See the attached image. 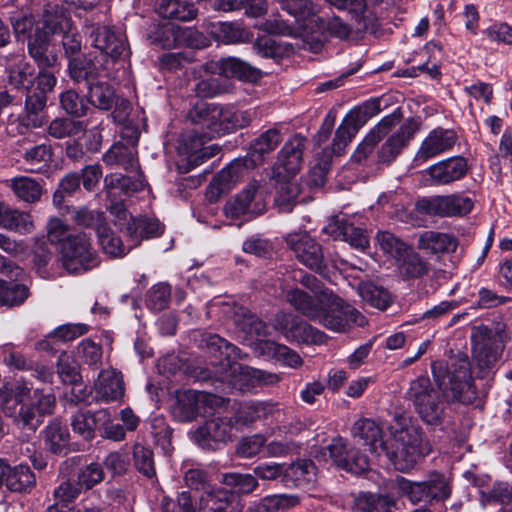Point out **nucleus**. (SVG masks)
Instances as JSON below:
<instances>
[{
	"label": "nucleus",
	"instance_id": "obj_37",
	"mask_svg": "<svg viewBox=\"0 0 512 512\" xmlns=\"http://www.w3.org/2000/svg\"><path fill=\"white\" fill-rule=\"evenodd\" d=\"M7 81L14 89L26 92L33 88L36 74L33 65L25 60L6 67Z\"/></svg>",
	"mask_w": 512,
	"mask_h": 512
},
{
	"label": "nucleus",
	"instance_id": "obj_32",
	"mask_svg": "<svg viewBox=\"0 0 512 512\" xmlns=\"http://www.w3.org/2000/svg\"><path fill=\"white\" fill-rule=\"evenodd\" d=\"M354 439L359 444L368 447L369 451L374 454L383 452L386 440H383L382 429L371 419H360L356 421L351 430Z\"/></svg>",
	"mask_w": 512,
	"mask_h": 512
},
{
	"label": "nucleus",
	"instance_id": "obj_28",
	"mask_svg": "<svg viewBox=\"0 0 512 512\" xmlns=\"http://www.w3.org/2000/svg\"><path fill=\"white\" fill-rule=\"evenodd\" d=\"M104 66L90 54H84L67 63V73L71 81L84 88L103 77Z\"/></svg>",
	"mask_w": 512,
	"mask_h": 512
},
{
	"label": "nucleus",
	"instance_id": "obj_53",
	"mask_svg": "<svg viewBox=\"0 0 512 512\" xmlns=\"http://www.w3.org/2000/svg\"><path fill=\"white\" fill-rule=\"evenodd\" d=\"M150 433L154 443L161 447L165 454H169L173 450V428L167 423L163 416H155L151 419Z\"/></svg>",
	"mask_w": 512,
	"mask_h": 512
},
{
	"label": "nucleus",
	"instance_id": "obj_20",
	"mask_svg": "<svg viewBox=\"0 0 512 512\" xmlns=\"http://www.w3.org/2000/svg\"><path fill=\"white\" fill-rule=\"evenodd\" d=\"M146 187V181L142 172L132 177L122 173H110L103 179L102 194L107 202L126 201L133 194L143 191Z\"/></svg>",
	"mask_w": 512,
	"mask_h": 512
},
{
	"label": "nucleus",
	"instance_id": "obj_49",
	"mask_svg": "<svg viewBox=\"0 0 512 512\" xmlns=\"http://www.w3.org/2000/svg\"><path fill=\"white\" fill-rule=\"evenodd\" d=\"M29 289L16 280H0V305L9 307L21 305L28 297Z\"/></svg>",
	"mask_w": 512,
	"mask_h": 512
},
{
	"label": "nucleus",
	"instance_id": "obj_45",
	"mask_svg": "<svg viewBox=\"0 0 512 512\" xmlns=\"http://www.w3.org/2000/svg\"><path fill=\"white\" fill-rule=\"evenodd\" d=\"M217 105L218 104L206 102L196 103L188 111L186 119L191 124L199 126V130L205 131L212 137Z\"/></svg>",
	"mask_w": 512,
	"mask_h": 512
},
{
	"label": "nucleus",
	"instance_id": "obj_55",
	"mask_svg": "<svg viewBox=\"0 0 512 512\" xmlns=\"http://www.w3.org/2000/svg\"><path fill=\"white\" fill-rule=\"evenodd\" d=\"M360 128L361 127L358 126L357 123L346 115L339 127L336 129L331 147L333 154L337 156L342 155L346 146L351 142Z\"/></svg>",
	"mask_w": 512,
	"mask_h": 512
},
{
	"label": "nucleus",
	"instance_id": "obj_24",
	"mask_svg": "<svg viewBox=\"0 0 512 512\" xmlns=\"http://www.w3.org/2000/svg\"><path fill=\"white\" fill-rule=\"evenodd\" d=\"M420 128V123L415 118H408L399 129L382 144L377 152L378 162L390 164L400 155Z\"/></svg>",
	"mask_w": 512,
	"mask_h": 512
},
{
	"label": "nucleus",
	"instance_id": "obj_23",
	"mask_svg": "<svg viewBox=\"0 0 512 512\" xmlns=\"http://www.w3.org/2000/svg\"><path fill=\"white\" fill-rule=\"evenodd\" d=\"M223 313L230 319L237 332L244 338L265 336L267 334L266 324L248 308L237 303L224 305Z\"/></svg>",
	"mask_w": 512,
	"mask_h": 512
},
{
	"label": "nucleus",
	"instance_id": "obj_11",
	"mask_svg": "<svg viewBox=\"0 0 512 512\" xmlns=\"http://www.w3.org/2000/svg\"><path fill=\"white\" fill-rule=\"evenodd\" d=\"M473 206L472 199L460 193L424 197L416 202L420 214L438 217H462L469 214Z\"/></svg>",
	"mask_w": 512,
	"mask_h": 512
},
{
	"label": "nucleus",
	"instance_id": "obj_40",
	"mask_svg": "<svg viewBox=\"0 0 512 512\" xmlns=\"http://www.w3.org/2000/svg\"><path fill=\"white\" fill-rule=\"evenodd\" d=\"M418 246L431 254L448 253L457 247V240L446 233L426 231L420 235Z\"/></svg>",
	"mask_w": 512,
	"mask_h": 512
},
{
	"label": "nucleus",
	"instance_id": "obj_19",
	"mask_svg": "<svg viewBox=\"0 0 512 512\" xmlns=\"http://www.w3.org/2000/svg\"><path fill=\"white\" fill-rule=\"evenodd\" d=\"M266 203L261 195L257 194V187L254 184L246 186L225 205L226 216L232 219H239L246 216L247 220L264 214Z\"/></svg>",
	"mask_w": 512,
	"mask_h": 512
},
{
	"label": "nucleus",
	"instance_id": "obj_2",
	"mask_svg": "<svg viewBox=\"0 0 512 512\" xmlns=\"http://www.w3.org/2000/svg\"><path fill=\"white\" fill-rule=\"evenodd\" d=\"M286 299L297 312L335 332H345L353 325L361 327L366 324V318L356 308L345 303L330 289L313 297L294 288L287 292Z\"/></svg>",
	"mask_w": 512,
	"mask_h": 512
},
{
	"label": "nucleus",
	"instance_id": "obj_39",
	"mask_svg": "<svg viewBox=\"0 0 512 512\" xmlns=\"http://www.w3.org/2000/svg\"><path fill=\"white\" fill-rule=\"evenodd\" d=\"M230 376L240 377V380L247 381L248 385L252 387L256 385H274L280 381V377L275 373L243 366L239 362L230 365Z\"/></svg>",
	"mask_w": 512,
	"mask_h": 512
},
{
	"label": "nucleus",
	"instance_id": "obj_47",
	"mask_svg": "<svg viewBox=\"0 0 512 512\" xmlns=\"http://www.w3.org/2000/svg\"><path fill=\"white\" fill-rule=\"evenodd\" d=\"M10 187L17 198L27 203L38 202L43 193L42 185L26 176L13 178Z\"/></svg>",
	"mask_w": 512,
	"mask_h": 512
},
{
	"label": "nucleus",
	"instance_id": "obj_1",
	"mask_svg": "<svg viewBox=\"0 0 512 512\" xmlns=\"http://www.w3.org/2000/svg\"><path fill=\"white\" fill-rule=\"evenodd\" d=\"M431 372L437 389L429 377L419 376L409 383L405 399L412 403L425 424L439 426L446 419L447 404H472L477 398V389L466 353L432 361Z\"/></svg>",
	"mask_w": 512,
	"mask_h": 512
},
{
	"label": "nucleus",
	"instance_id": "obj_30",
	"mask_svg": "<svg viewBox=\"0 0 512 512\" xmlns=\"http://www.w3.org/2000/svg\"><path fill=\"white\" fill-rule=\"evenodd\" d=\"M45 448L57 456H66L71 452L69 430L59 419H53L42 431Z\"/></svg>",
	"mask_w": 512,
	"mask_h": 512
},
{
	"label": "nucleus",
	"instance_id": "obj_9",
	"mask_svg": "<svg viewBox=\"0 0 512 512\" xmlns=\"http://www.w3.org/2000/svg\"><path fill=\"white\" fill-rule=\"evenodd\" d=\"M286 243L300 263L323 278H329L328 264L320 243L306 233L289 234Z\"/></svg>",
	"mask_w": 512,
	"mask_h": 512
},
{
	"label": "nucleus",
	"instance_id": "obj_48",
	"mask_svg": "<svg viewBox=\"0 0 512 512\" xmlns=\"http://www.w3.org/2000/svg\"><path fill=\"white\" fill-rule=\"evenodd\" d=\"M297 503L298 499L294 496L270 495L248 507L245 512H286Z\"/></svg>",
	"mask_w": 512,
	"mask_h": 512
},
{
	"label": "nucleus",
	"instance_id": "obj_22",
	"mask_svg": "<svg viewBox=\"0 0 512 512\" xmlns=\"http://www.w3.org/2000/svg\"><path fill=\"white\" fill-rule=\"evenodd\" d=\"M402 117L401 108H397L391 114L382 118L357 146L351 160L358 164L364 162L373 153L378 143L401 121Z\"/></svg>",
	"mask_w": 512,
	"mask_h": 512
},
{
	"label": "nucleus",
	"instance_id": "obj_61",
	"mask_svg": "<svg viewBox=\"0 0 512 512\" xmlns=\"http://www.w3.org/2000/svg\"><path fill=\"white\" fill-rule=\"evenodd\" d=\"M53 259V252L49 244L45 241H39L33 249L32 262L37 274L44 279H48L52 273L50 264Z\"/></svg>",
	"mask_w": 512,
	"mask_h": 512
},
{
	"label": "nucleus",
	"instance_id": "obj_51",
	"mask_svg": "<svg viewBox=\"0 0 512 512\" xmlns=\"http://www.w3.org/2000/svg\"><path fill=\"white\" fill-rule=\"evenodd\" d=\"M229 498L227 491L210 486L199 498L200 512H227Z\"/></svg>",
	"mask_w": 512,
	"mask_h": 512
},
{
	"label": "nucleus",
	"instance_id": "obj_8",
	"mask_svg": "<svg viewBox=\"0 0 512 512\" xmlns=\"http://www.w3.org/2000/svg\"><path fill=\"white\" fill-rule=\"evenodd\" d=\"M242 414L243 410H240L235 417L221 416L207 420L193 432L191 439L203 450H219L232 440L237 423L254 420L253 416L248 418Z\"/></svg>",
	"mask_w": 512,
	"mask_h": 512
},
{
	"label": "nucleus",
	"instance_id": "obj_6",
	"mask_svg": "<svg viewBox=\"0 0 512 512\" xmlns=\"http://www.w3.org/2000/svg\"><path fill=\"white\" fill-rule=\"evenodd\" d=\"M473 361L478 369L477 377L484 378L499 361L503 350V331L498 327L481 324L471 329Z\"/></svg>",
	"mask_w": 512,
	"mask_h": 512
},
{
	"label": "nucleus",
	"instance_id": "obj_57",
	"mask_svg": "<svg viewBox=\"0 0 512 512\" xmlns=\"http://www.w3.org/2000/svg\"><path fill=\"white\" fill-rule=\"evenodd\" d=\"M23 159L31 172H39L48 167L52 160V148L48 144H40L27 149L23 154Z\"/></svg>",
	"mask_w": 512,
	"mask_h": 512
},
{
	"label": "nucleus",
	"instance_id": "obj_5",
	"mask_svg": "<svg viewBox=\"0 0 512 512\" xmlns=\"http://www.w3.org/2000/svg\"><path fill=\"white\" fill-rule=\"evenodd\" d=\"M394 489L400 497L413 505L431 506L443 503L452 494L450 480L438 471L430 472L422 481H412L403 476H397L394 480Z\"/></svg>",
	"mask_w": 512,
	"mask_h": 512
},
{
	"label": "nucleus",
	"instance_id": "obj_12",
	"mask_svg": "<svg viewBox=\"0 0 512 512\" xmlns=\"http://www.w3.org/2000/svg\"><path fill=\"white\" fill-rule=\"evenodd\" d=\"M212 138L210 134L198 129H188L181 133L178 139V151L180 154L187 155V159L186 162L178 164L180 173H188L214 155L204 147V144Z\"/></svg>",
	"mask_w": 512,
	"mask_h": 512
},
{
	"label": "nucleus",
	"instance_id": "obj_46",
	"mask_svg": "<svg viewBox=\"0 0 512 512\" xmlns=\"http://www.w3.org/2000/svg\"><path fill=\"white\" fill-rule=\"evenodd\" d=\"M163 230L159 220L149 217H137L127 224V235L134 240L158 237Z\"/></svg>",
	"mask_w": 512,
	"mask_h": 512
},
{
	"label": "nucleus",
	"instance_id": "obj_26",
	"mask_svg": "<svg viewBox=\"0 0 512 512\" xmlns=\"http://www.w3.org/2000/svg\"><path fill=\"white\" fill-rule=\"evenodd\" d=\"M468 161L463 156H453L431 165L427 170L433 185H449L463 179L468 172Z\"/></svg>",
	"mask_w": 512,
	"mask_h": 512
},
{
	"label": "nucleus",
	"instance_id": "obj_14",
	"mask_svg": "<svg viewBox=\"0 0 512 512\" xmlns=\"http://www.w3.org/2000/svg\"><path fill=\"white\" fill-rule=\"evenodd\" d=\"M216 397L213 394L186 390L176 394V401L171 408V414L179 422L188 423L198 416L207 413V407L211 408Z\"/></svg>",
	"mask_w": 512,
	"mask_h": 512
},
{
	"label": "nucleus",
	"instance_id": "obj_43",
	"mask_svg": "<svg viewBox=\"0 0 512 512\" xmlns=\"http://www.w3.org/2000/svg\"><path fill=\"white\" fill-rule=\"evenodd\" d=\"M25 93V125L39 128L45 122L43 112L46 108L47 96L43 92L33 90V88Z\"/></svg>",
	"mask_w": 512,
	"mask_h": 512
},
{
	"label": "nucleus",
	"instance_id": "obj_17",
	"mask_svg": "<svg viewBox=\"0 0 512 512\" xmlns=\"http://www.w3.org/2000/svg\"><path fill=\"white\" fill-rule=\"evenodd\" d=\"M306 141L305 137L296 134L285 142L272 166V178H280L284 175L296 176L300 172Z\"/></svg>",
	"mask_w": 512,
	"mask_h": 512
},
{
	"label": "nucleus",
	"instance_id": "obj_50",
	"mask_svg": "<svg viewBox=\"0 0 512 512\" xmlns=\"http://www.w3.org/2000/svg\"><path fill=\"white\" fill-rule=\"evenodd\" d=\"M0 226L9 230L29 231L32 227L30 216L10 206L0 203Z\"/></svg>",
	"mask_w": 512,
	"mask_h": 512
},
{
	"label": "nucleus",
	"instance_id": "obj_35",
	"mask_svg": "<svg viewBox=\"0 0 512 512\" xmlns=\"http://www.w3.org/2000/svg\"><path fill=\"white\" fill-rule=\"evenodd\" d=\"M103 161L109 166H118L126 171L139 168L137 148L119 141L114 143L103 155Z\"/></svg>",
	"mask_w": 512,
	"mask_h": 512
},
{
	"label": "nucleus",
	"instance_id": "obj_10",
	"mask_svg": "<svg viewBox=\"0 0 512 512\" xmlns=\"http://www.w3.org/2000/svg\"><path fill=\"white\" fill-rule=\"evenodd\" d=\"M46 23L44 16L42 26H37L28 36V54L39 69H50L58 63V40Z\"/></svg>",
	"mask_w": 512,
	"mask_h": 512
},
{
	"label": "nucleus",
	"instance_id": "obj_15",
	"mask_svg": "<svg viewBox=\"0 0 512 512\" xmlns=\"http://www.w3.org/2000/svg\"><path fill=\"white\" fill-rule=\"evenodd\" d=\"M327 450L333 463L349 473L361 475L369 470L368 457L342 437L333 439Z\"/></svg>",
	"mask_w": 512,
	"mask_h": 512
},
{
	"label": "nucleus",
	"instance_id": "obj_7",
	"mask_svg": "<svg viewBox=\"0 0 512 512\" xmlns=\"http://www.w3.org/2000/svg\"><path fill=\"white\" fill-rule=\"evenodd\" d=\"M62 267L69 273L80 275L100 265V258L85 233L69 234L60 246Z\"/></svg>",
	"mask_w": 512,
	"mask_h": 512
},
{
	"label": "nucleus",
	"instance_id": "obj_27",
	"mask_svg": "<svg viewBox=\"0 0 512 512\" xmlns=\"http://www.w3.org/2000/svg\"><path fill=\"white\" fill-rule=\"evenodd\" d=\"M458 136L453 129L437 127L429 132L416 153V161H427L452 149Z\"/></svg>",
	"mask_w": 512,
	"mask_h": 512
},
{
	"label": "nucleus",
	"instance_id": "obj_52",
	"mask_svg": "<svg viewBox=\"0 0 512 512\" xmlns=\"http://www.w3.org/2000/svg\"><path fill=\"white\" fill-rule=\"evenodd\" d=\"M222 483L228 487L232 493L238 495L250 494L258 487L256 477L248 473H225L222 475Z\"/></svg>",
	"mask_w": 512,
	"mask_h": 512
},
{
	"label": "nucleus",
	"instance_id": "obj_54",
	"mask_svg": "<svg viewBox=\"0 0 512 512\" xmlns=\"http://www.w3.org/2000/svg\"><path fill=\"white\" fill-rule=\"evenodd\" d=\"M133 464L135 469L148 479L156 477L154 452L140 443L133 446Z\"/></svg>",
	"mask_w": 512,
	"mask_h": 512
},
{
	"label": "nucleus",
	"instance_id": "obj_16",
	"mask_svg": "<svg viewBox=\"0 0 512 512\" xmlns=\"http://www.w3.org/2000/svg\"><path fill=\"white\" fill-rule=\"evenodd\" d=\"M92 45L113 61L121 58L127 49L124 33L115 26L92 24L87 26Z\"/></svg>",
	"mask_w": 512,
	"mask_h": 512
},
{
	"label": "nucleus",
	"instance_id": "obj_59",
	"mask_svg": "<svg viewBox=\"0 0 512 512\" xmlns=\"http://www.w3.org/2000/svg\"><path fill=\"white\" fill-rule=\"evenodd\" d=\"M57 373L65 384L76 386L82 381L78 363L64 351L58 357Z\"/></svg>",
	"mask_w": 512,
	"mask_h": 512
},
{
	"label": "nucleus",
	"instance_id": "obj_4",
	"mask_svg": "<svg viewBox=\"0 0 512 512\" xmlns=\"http://www.w3.org/2000/svg\"><path fill=\"white\" fill-rule=\"evenodd\" d=\"M398 425L386 440L383 452L396 470L408 472L432 449L420 425L405 417L400 418Z\"/></svg>",
	"mask_w": 512,
	"mask_h": 512
},
{
	"label": "nucleus",
	"instance_id": "obj_25",
	"mask_svg": "<svg viewBox=\"0 0 512 512\" xmlns=\"http://www.w3.org/2000/svg\"><path fill=\"white\" fill-rule=\"evenodd\" d=\"M111 414L107 409L95 412L78 409L71 416L70 425L75 434L85 441H91L96 437L97 431L110 422Z\"/></svg>",
	"mask_w": 512,
	"mask_h": 512
},
{
	"label": "nucleus",
	"instance_id": "obj_31",
	"mask_svg": "<svg viewBox=\"0 0 512 512\" xmlns=\"http://www.w3.org/2000/svg\"><path fill=\"white\" fill-rule=\"evenodd\" d=\"M317 467L311 459L285 463L284 484L287 487L308 489L316 482Z\"/></svg>",
	"mask_w": 512,
	"mask_h": 512
},
{
	"label": "nucleus",
	"instance_id": "obj_58",
	"mask_svg": "<svg viewBox=\"0 0 512 512\" xmlns=\"http://www.w3.org/2000/svg\"><path fill=\"white\" fill-rule=\"evenodd\" d=\"M98 242L103 252L111 257H123L127 250L120 237H118L106 224L98 228Z\"/></svg>",
	"mask_w": 512,
	"mask_h": 512
},
{
	"label": "nucleus",
	"instance_id": "obj_42",
	"mask_svg": "<svg viewBox=\"0 0 512 512\" xmlns=\"http://www.w3.org/2000/svg\"><path fill=\"white\" fill-rule=\"evenodd\" d=\"M157 12L162 18L177 21H190L197 14L194 5L187 0H161Z\"/></svg>",
	"mask_w": 512,
	"mask_h": 512
},
{
	"label": "nucleus",
	"instance_id": "obj_38",
	"mask_svg": "<svg viewBox=\"0 0 512 512\" xmlns=\"http://www.w3.org/2000/svg\"><path fill=\"white\" fill-rule=\"evenodd\" d=\"M397 262L403 280L409 281L422 278L429 272V263L410 247Z\"/></svg>",
	"mask_w": 512,
	"mask_h": 512
},
{
	"label": "nucleus",
	"instance_id": "obj_41",
	"mask_svg": "<svg viewBox=\"0 0 512 512\" xmlns=\"http://www.w3.org/2000/svg\"><path fill=\"white\" fill-rule=\"evenodd\" d=\"M36 485V477L29 466H11L6 478V488L11 492L30 493Z\"/></svg>",
	"mask_w": 512,
	"mask_h": 512
},
{
	"label": "nucleus",
	"instance_id": "obj_29",
	"mask_svg": "<svg viewBox=\"0 0 512 512\" xmlns=\"http://www.w3.org/2000/svg\"><path fill=\"white\" fill-rule=\"evenodd\" d=\"M213 73H218L226 78H236L246 82H257L261 77V71L237 57H223L213 64Z\"/></svg>",
	"mask_w": 512,
	"mask_h": 512
},
{
	"label": "nucleus",
	"instance_id": "obj_18",
	"mask_svg": "<svg viewBox=\"0 0 512 512\" xmlns=\"http://www.w3.org/2000/svg\"><path fill=\"white\" fill-rule=\"evenodd\" d=\"M46 23L54 32L55 39L61 44L67 62L84 55L82 53V37L69 18L63 15L47 16Z\"/></svg>",
	"mask_w": 512,
	"mask_h": 512
},
{
	"label": "nucleus",
	"instance_id": "obj_13",
	"mask_svg": "<svg viewBox=\"0 0 512 512\" xmlns=\"http://www.w3.org/2000/svg\"><path fill=\"white\" fill-rule=\"evenodd\" d=\"M197 346L215 359L213 363H220L224 368L223 378L230 376V365L243 359L244 355L240 348L211 332H200L195 337ZM245 356H247L245 354Z\"/></svg>",
	"mask_w": 512,
	"mask_h": 512
},
{
	"label": "nucleus",
	"instance_id": "obj_44",
	"mask_svg": "<svg viewBox=\"0 0 512 512\" xmlns=\"http://www.w3.org/2000/svg\"><path fill=\"white\" fill-rule=\"evenodd\" d=\"M358 293L366 304L381 311H385L393 301L391 293L386 288L371 281L360 283Z\"/></svg>",
	"mask_w": 512,
	"mask_h": 512
},
{
	"label": "nucleus",
	"instance_id": "obj_63",
	"mask_svg": "<svg viewBox=\"0 0 512 512\" xmlns=\"http://www.w3.org/2000/svg\"><path fill=\"white\" fill-rule=\"evenodd\" d=\"M358 505L363 512H393L396 503L388 495L367 493L359 498Z\"/></svg>",
	"mask_w": 512,
	"mask_h": 512
},
{
	"label": "nucleus",
	"instance_id": "obj_34",
	"mask_svg": "<svg viewBox=\"0 0 512 512\" xmlns=\"http://www.w3.org/2000/svg\"><path fill=\"white\" fill-rule=\"evenodd\" d=\"M85 98L97 109L108 111L116 104V93L105 76L85 87Z\"/></svg>",
	"mask_w": 512,
	"mask_h": 512
},
{
	"label": "nucleus",
	"instance_id": "obj_56",
	"mask_svg": "<svg viewBox=\"0 0 512 512\" xmlns=\"http://www.w3.org/2000/svg\"><path fill=\"white\" fill-rule=\"evenodd\" d=\"M261 348L263 352L291 368H297L302 365L301 357L286 345L274 341H264L261 344Z\"/></svg>",
	"mask_w": 512,
	"mask_h": 512
},
{
	"label": "nucleus",
	"instance_id": "obj_3",
	"mask_svg": "<svg viewBox=\"0 0 512 512\" xmlns=\"http://www.w3.org/2000/svg\"><path fill=\"white\" fill-rule=\"evenodd\" d=\"M282 140L281 130L277 127H271L260 133L251 141L247 155L232 160L212 178L206 189L208 201L217 202L223 195L229 193L243 172L262 165Z\"/></svg>",
	"mask_w": 512,
	"mask_h": 512
},
{
	"label": "nucleus",
	"instance_id": "obj_64",
	"mask_svg": "<svg viewBox=\"0 0 512 512\" xmlns=\"http://www.w3.org/2000/svg\"><path fill=\"white\" fill-rule=\"evenodd\" d=\"M61 108L73 118H81L87 114L88 106L75 90H66L60 95Z\"/></svg>",
	"mask_w": 512,
	"mask_h": 512
},
{
	"label": "nucleus",
	"instance_id": "obj_33",
	"mask_svg": "<svg viewBox=\"0 0 512 512\" xmlns=\"http://www.w3.org/2000/svg\"><path fill=\"white\" fill-rule=\"evenodd\" d=\"M295 177L292 175H284L280 178L270 177L276 190L275 203L281 212H291L300 194V186Z\"/></svg>",
	"mask_w": 512,
	"mask_h": 512
},
{
	"label": "nucleus",
	"instance_id": "obj_36",
	"mask_svg": "<svg viewBox=\"0 0 512 512\" xmlns=\"http://www.w3.org/2000/svg\"><path fill=\"white\" fill-rule=\"evenodd\" d=\"M331 5L339 9L348 10L356 23L358 32L368 31L373 28L375 17L368 12L365 0H327Z\"/></svg>",
	"mask_w": 512,
	"mask_h": 512
},
{
	"label": "nucleus",
	"instance_id": "obj_21",
	"mask_svg": "<svg viewBox=\"0 0 512 512\" xmlns=\"http://www.w3.org/2000/svg\"><path fill=\"white\" fill-rule=\"evenodd\" d=\"M275 326L288 340L298 343L320 344L325 334L298 316L282 314L276 317Z\"/></svg>",
	"mask_w": 512,
	"mask_h": 512
},
{
	"label": "nucleus",
	"instance_id": "obj_60",
	"mask_svg": "<svg viewBox=\"0 0 512 512\" xmlns=\"http://www.w3.org/2000/svg\"><path fill=\"white\" fill-rule=\"evenodd\" d=\"M84 130L83 122L72 118L60 117L51 121L48 133L55 139L72 137Z\"/></svg>",
	"mask_w": 512,
	"mask_h": 512
},
{
	"label": "nucleus",
	"instance_id": "obj_62",
	"mask_svg": "<svg viewBox=\"0 0 512 512\" xmlns=\"http://www.w3.org/2000/svg\"><path fill=\"white\" fill-rule=\"evenodd\" d=\"M376 241L383 253L390 255L396 261L410 248V246L389 231L378 232Z\"/></svg>",
	"mask_w": 512,
	"mask_h": 512
}]
</instances>
